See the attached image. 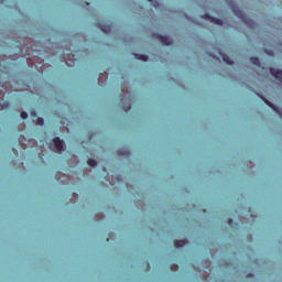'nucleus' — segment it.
I'll return each instance as SVG.
<instances>
[{
	"mask_svg": "<svg viewBox=\"0 0 282 282\" xmlns=\"http://www.w3.org/2000/svg\"><path fill=\"white\" fill-rule=\"evenodd\" d=\"M270 74H272V76H274V78H276L278 80H280V83L282 84V70L281 69H276V68H270Z\"/></svg>",
	"mask_w": 282,
	"mask_h": 282,
	"instance_id": "nucleus-3",
	"label": "nucleus"
},
{
	"mask_svg": "<svg viewBox=\"0 0 282 282\" xmlns=\"http://www.w3.org/2000/svg\"><path fill=\"white\" fill-rule=\"evenodd\" d=\"M250 63H252V65L261 67V61L259 59V57H250Z\"/></svg>",
	"mask_w": 282,
	"mask_h": 282,
	"instance_id": "nucleus-6",
	"label": "nucleus"
},
{
	"mask_svg": "<svg viewBox=\"0 0 282 282\" xmlns=\"http://www.w3.org/2000/svg\"><path fill=\"white\" fill-rule=\"evenodd\" d=\"M53 143H54V147L57 151H63L64 148H63V140H61V138L56 137L53 139Z\"/></svg>",
	"mask_w": 282,
	"mask_h": 282,
	"instance_id": "nucleus-4",
	"label": "nucleus"
},
{
	"mask_svg": "<svg viewBox=\"0 0 282 282\" xmlns=\"http://www.w3.org/2000/svg\"><path fill=\"white\" fill-rule=\"evenodd\" d=\"M102 32L109 34L111 32V25H101Z\"/></svg>",
	"mask_w": 282,
	"mask_h": 282,
	"instance_id": "nucleus-9",
	"label": "nucleus"
},
{
	"mask_svg": "<svg viewBox=\"0 0 282 282\" xmlns=\"http://www.w3.org/2000/svg\"><path fill=\"white\" fill-rule=\"evenodd\" d=\"M203 18L207 21H210L212 23H216V25H224V22L221 20L210 17V14L208 13H205Z\"/></svg>",
	"mask_w": 282,
	"mask_h": 282,
	"instance_id": "nucleus-1",
	"label": "nucleus"
},
{
	"mask_svg": "<svg viewBox=\"0 0 282 282\" xmlns=\"http://www.w3.org/2000/svg\"><path fill=\"white\" fill-rule=\"evenodd\" d=\"M131 110V104H128V107L124 108V111H130Z\"/></svg>",
	"mask_w": 282,
	"mask_h": 282,
	"instance_id": "nucleus-15",
	"label": "nucleus"
},
{
	"mask_svg": "<svg viewBox=\"0 0 282 282\" xmlns=\"http://www.w3.org/2000/svg\"><path fill=\"white\" fill-rule=\"evenodd\" d=\"M187 241L186 240H177L175 241L174 246L176 248H184V246H186Z\"/></svg>",
	"mask_w": 282,
	"mask_h": 282,
	"instance_id": "nucleus-7",
	"label": "nucleus"
},
{
	"mask_svg": "<svg viewBox=\"0 0 282 282\" xmlns=\"http://www.w3.org/2000/svg\"><path fill=\"white\" fill-rule=\"evenodd\" d=\"M158 39L163 45H173V40L170 36L158 35Z\"/></svg>",
	"mask_w": 282,
	"mask_h": 282,
	"instance_id": "nucleus-2",
	"label": "nucleus"
},
{
	"mask_svg": "<svg viewBox=\"0 0 282 282\" xmlns=\"http://www.w3.org/2000/svg\"><path fill=\"white\" fill-rule=\"evenodd\" d=\"M135 58H138L139 61H149V56L147 55H141V54H135Z\"/></svg>",
	"mask_w": 282,
	"mask_h": 282,
	"instance_id": "nucleus-10",
	"label": "nucleus"
},
{
	"mask_svg": "<svg viewBox=\"0 0 282 282\" xmlns=\"http://www.w3.org/2000/svg\"><path fill=\"white\" fill-rule=\"evenodd\" d=\"M148 1H153V0H148Z\"/></svg>",
	"mask_w": 282,
	"mask_h": 282,
	"instance_id": "nucleus-17",
	"label": "nucleus"
},
{
	"mask_svg": "<svg viewBox=\"0 0 282 282\" xmlns=\"http://www.w3.org/2000/svg\"><path fill=\"white\" fill-rule=\"evenodd\" d=\"M228 224H229V226H232V219L231 218L228 219Z\"/></svg>",
	"mask_w": 282,
	"mask_h": 282,
	"instance_id": "nucleus-16",
	"label": "nucleus"
},
{
	"mask_svg": "<svg viewBox=\"0 0 282 282\" xmlns=\"http://www.w3.org/2000/svg\"><path fill=\"white\" fill-rule=\"evenodd\" d=\"M232 12L234 14H236V17L246 21V17L243 15V11H241V9H239L238 7H232Z\"/></svg>",
	"mask_w": 282,
	"mask_h": 282,
	"instance_id": "nucleus-5",
	"label": "nucleus"
},
{
	"mask_svg": "<svg viewBox=\"0 0 282 282\" xmlns=\"http://www.w3.org/2000/svg\"><path fill=\"white\" fill-rule=\"evenodd\" d=\"M223 59L225 63H227V65H235V62H232V59L226 54L223 55Z\"/></svg>",
	"mask_w": 282,
	"mask_h": 282,
	"instance_id": "nucleus-8",
	"label": "nucleus"
},
{
	"mask_svg": "<svg viewBox=\"0 0 282 282\" xmlns=\"http://www.w3.org/2000/svg\"><path fill=\"white\" fill-rule=\"evenodd\" d=\"M265 104L269 105V107H271L272 109H274L276 111V107H274L272 104H270V101H268V99H263Z\"/></svg>",
	"mask_w": 282,
	"mask_h": 282,
	"instance_id": "nucleus-14",
	"label": "nucleus"
},
{
	"mask_svg": "<svg viewBox=\"0 0 282 282\" xmlns=\"http://www.w3.org/2000/svg\"><path fill=\"white\" fill-rule=\"evenodd\" d=\"M37 124H40V127H43L45 124V120L43 118L39 117Z\"/></svg>",
	"mask_w": 282,
	"mask_h": 282,
	"instance_id": "nucleus-12",
	"label": "nucleus"
},
{
	"mask_svg": "<svg viewBox=\"0 0 282 282\" xmlns=\"http://www.w3.org/2000/svg\"><path fill=\"white\" fill-rule=\"evenodd\" d=\"M22 120H28V112L23 111L21 112Z\"/></svg>",
	"mask_w": 282,
	"mask_h": 282,
	"instance_id": "nucleus-13",
	"label": "nucleus"
},
{
	"mask_svg": "<svg viewBox=\"0 0 282 282\" xmlns=\"http://www.w3.org/2000/svg\"><path fill=\"white\" fill-rule=\"evenodd\" d=\"M98 163L96 162V160H94V159H89L88 160V165L89 166H96Z\"/></svg>",
	"mask_w": 282,
	"mask_h": 282,
	"instance_id": "nucleus-11",
	"label": "nucleus"
}]
</instances>
